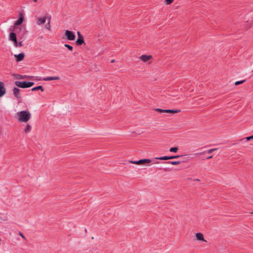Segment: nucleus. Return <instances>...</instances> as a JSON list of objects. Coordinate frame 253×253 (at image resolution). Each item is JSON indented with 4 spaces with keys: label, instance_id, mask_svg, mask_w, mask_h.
<instances>
[{
    "label": "nucleus",
    "instance_id": "nucleus-31",
    "mask_svg": "<svg viewBox=\"0 0 253 253\" xmlns=\"http://www.w3.org/2000/svg\"><path fill=\"white\" fill-rule=\"evenodd\" d=\"M19 235L21 237H22L23 239H25V237L24 236V235H23V234L22 233V232H19Z\"/></svg>",
    "mask_w": 253,
    "mask_h": 253
},
{
    "label": "nucleus",
    "instance_id": "nucleus-33",
    "mask_svg": "<svg viewBox=\"0 0 253 253\" xmlns=\"http://www.w3.org/2000/svg\"><path fill=\"white\" fill-rule=\"evenodd\" d=\"M212 158V156H209L207 158L208 159H211Z\"/></svg>",
    "mask_w": 253,
    "mask_h": 253
},
{
    "label": "nucleus",
    "instance_id": "nucleus-32",
    "mask_svg": "<svg viewBox=\"0 0 253 253\" xmlns=\"http://www.w3.org/2000/svg\"><path fill=\"white\" fill-rule=\"evenodd\" d=\"M14 28H10L9 29V30H10V31H14Z\"/></svg>",
    "mask_w": 253,
    "mask_h": 253
},
{
    "label": "nucleus",
    "instance_id": "nucleus-2",
    "mask_svg": "<svg viewBox=\"0 0 253 253\" xmlns=\"http://www.w3.org/2000/svg\"><path fill=\"white\" fill-rule=\"evenodd\" d=\"M9 40L13 43V45L15 47H22L23 46V40L17 42L16 35L14 32H11L9 35Z\"/></svg>",
    "mask_w": 253,
    "mask_h": 253
},
{
    "label": "nucleus",
    "instance_id": "nucleus-21",
    "mask_svg": "<svg viewBox=\"0 0 253 253\" xmlns=\"http://www.w3.org/2000/svg\"><path fill=\"white\" fill-rule=\"evenodd\" d=\"M168 164H170L172 165H179L181 163L180 161H169L166 162Z\"/></svg>",
    "mask_w": 253,
    "mask_h": 253
},
{
    "label": "nucleus",
    "instance_id": "nucleus-5",
    "mask_svg": "<svg viewBox=\"0 0 253 253\" xmlns=\"http://www.w3.org/2000/svg\"><path fill=\"white\" fill-rule=\"evenodd\" d=\"M77 34L78 36V38L76 41V43L78 45H81L83 43H84V38L80 32H78Z\"/></svg>",
    "mask_w": 253,
    "mask_h": 253
},
{
    "label": "nucleus",
    "instance_id": "nucleus-22",
    "mask_svg": "<svg viewBox=\"0 0 253 253\" xmlns=\"http://www.w3.org/2000/svg\"><path fill=\"white\" fill-rule=\"evenodd\" d=\"M178 150V148L177 147H171L170 148L169 151L171 152L176 153L177 152Z\"/></svg>",
    "mask_w": 253,
    "mask_h": 253
},
{
    "label": "nucleus",
    "instance_id": "nucleus-17",
    "mask_svg": "<svg viewBox=\"0 0 253 253\" xmlns=\"http://www.w3.org/2000/svg\"><path fill=\"white\" fill-rule=\"evenodd\" d=\"M180 110H176V109H168L165 110V113H178L180 112Z\"/></svg>",
    "mask_w": 253,
    "mask_h": 253
},
{
    "label": "nucleus",
    "instance_id": "nucleus-11",
    "mask_svg": "<svg viewBox=\"0 0 253 253\" xmlns=\"http://www.w3.org/2000/svg\"><path fill=\"white\" fill-rule=\"evenodd\" d=\"M152 58L151 55H142L140 57V59L143 62H147Z\"/></svg>",
    "mask_w": 253,
    "mask_h": 253
},
{
    "label": "nucleus",
    "instance_id": "nucleus-35",
    "mask_svg": "<svg viewBox=\"0 0 253 253\" xmlns=\"http://www.w3.org/2000/svg\"><path fill=\"white\" fill-rule=\"evenodd\" d=\"M196 180L197 181H200V180L199 179H197Z\"/></svg>",
    "mask_w": 253,
    "mask_h": 253
},
{
    "label": "nucleus",
    "instance_id": "nucleus-7",
    "mask_svg": "<svg viewBox=\"0 0 253 253\" xmlns=\"http://www.w3.org/2000/svg\"><path fill=\"white\" fill-rule=\"evenodd\" d=\"M140 164H148L151 163V162H154L155 164H159L160 162L158 161L154 162V160H151L149 159H141L140 160Z\"/></svg>",
    "mask_w": 253,
    "mask_h": 253
},
{
    "label": "nucleus",
    "instance_id": "nucleus-14",
    "mask_svg": "<svg viewBox=\"0 0 253 253\" xmlns=\"http://www.w3.org/2000/svg\"><path fill=\"white\" fill-rule=\"evenodd\" d=\"M46 17L39 18L38 19L37 24L39 25L42 24H44L46 22Z\"/></svg>",
    "mask_w": 253,
    "mask_h": 253
},
{
    "label": "nucleus",
    "instance_id": "nucleus-13",
    "mask_svg": "<svg viewBox=\"0 0 253 253\" xmlns=\"http://www.w3.org/2000/svg\"><path fill=\"white\" fill-rule=\"evenodd\" d=\"M60 79V77L58 76L56 77H46L43 79V80L44 81H52V80H58Z\"/></svg>",
    "mask_w": 253,
    "mask_h": 253
},
{
    "label": "nucleus",
    "instance_id": "nucleus-36",
    "mask_svg": "<svg viewBox=\"0 0 253 253\" xmlns=\"http://www.w3.org/2000/svg\"><path fill=\"white\" fill-rule=\"evenodd\" d=\"M114 62V60H112L111 61V62Z\"/></svg>",
    "mask_w": 253,
    "mask_h": 253
},
{
    "label": "nucleus",
    "instance_id": "nucleus-15",
    "mask_svg": "<svg viewBox=\"0 0 253 253\" xmlns=\"http://www.w3.org/2000/svg\"><path fill=\"white\" fill-rule=\"evenodd\" d=\"M23 22V17L22 15L21 14L20 17H19V19L16 21L14 23V26H18L21 24Z\"/></svg>",
    "mask_w": 253,
    "mask_h": 253
},
{
    "label": "nucleus",
    "instance_id": "nucleus-27",
    "mask_svg": "<svg viewBox=\"0 0 253 253\" xmlns=\"http://www.w3.org/2000/svg\"><path fill=\"white\" fill-rule=\"evenodd\" d=\"M156 111L160 113H165V110L162 109L157 108L156 109Z\"/></svg>",
    "mask_w": 253,
    "mask_h": 253
},
{
    "label": "nucleus",
    "instance_id": "nucleus-18",
    "mask_svg": "<svg viewBox=\"0 0 253 253\" xmlns=\"http://www.w3.org/2000/svg\"><path fill=\"white\" fill-rule=\"evenodd\" d=\"M47 18L48 19V22L46 24H45V28L48 30H50L51 25L50 24V23L51 17L49 16L47 17Z\"/></svg>",
    "mask_w": 253,
    "mask_h": 253
},
{
    "label": "nucleus",
    "instance_id": "nucleus-34",
    "mask_svg": "<svg viewBox=\"0 0 253 253\" xmlns=\"http://www.w3.org/2000/svg\"><path fill=\"white\" fill-rule=\"evenodd\" d=\"M37 0H33V1H34V2H37Z\"/></svg>",
    "mask_w": 253,
    "mask_h": 253
},
{
    "label": "nucleus",
    "instance_id": "nucleus-24",
    "mask_svg": "<svg viewBox=\"0 0 253 253\" xmlns=\"http://www.w3.org/2000/svg\"><path fill=\"white\" fill-rule=\"evenodd\" d=\"M173 1L174 0H165V3L166 4L169 5L171 4Z\"/></svg>",
    "mask_w": 253,
    "mask_h": 253
},
{
    "label": "nucleus",
    "instance_id": "nucleus-20",
    "mask_svg": "<svg viewBox=\"0 0 253 253\" xmlns=\"http://www.w3.org/2000/svg\"><path fill=\"white\" fill-rule=\"evenodd\" d=\"M31 130V126L29 125H27L24 127V131L26 133H29Z\"/></svg>",
    "mask_w": 253,
    "mask_h": 253
},
{
    "label": "nucleus",
    "instance_id": "nucleus-28",
    "mask_svg": "<svg viewBox=\"0 0 253 253\" xmlns=\"http://www.w3.org/2000/svg\"><path fill=\"white\" fill-rule=\"evenodd\" d=\"M140 162V161L139 160L136 161H130V163H131L132 164H136V165H141Z\"/></svg>",
    "mask_w": 253,
    "mask_h": 253
},
{
    "label": "nucleus",
    "instance_id": "nucleus-23",
    "mask_svg": "<svg viewBox=\"0 0 253 253\" xmlns=\"http://www.w3.org/2000/svg\"><path fill=\"white\" fill-rule=\"evenodd\" d=\"M64 46L65 47H66L67 48H68L71 51H73V46H72L71 45H69V44H65L64 45Z\"/></svg>",
    "mask_w": 253,
    "mask_h": 253
},
{
    "label": "nucleus",
    "instance_id": "nucleus-6",
    "mask_svg": "<svg viewBox=\"0 0 253 253\" xmlns=\"http://www.w3.org/2000/svg\"><path fill=\"white\" fill-rule=\"evenodd\" d=\"M6 93V89L4 87V84L0 82V97L4 95Z\"/></svg>",
    "mask_w": 253,
    "mask_h": 253
},
{
    "label": "nucleus",
    "instance_id": "nucleus-4",
    "mask_svg": "<svg viewBox=\"0 0 253 253\" xmlns=\"http://www.w3.org/2000/svg\"><path fill=\"white\" fill-rule=\"evenodd\" d=\"M66 39L70 41H74L75 39V35L72 31L66 30L65 33Z\"/></svg>",
    "mask_w": 253,
    "mask_h": 253
},
{
    "label": "nucleus",
    "instance_id": "nucleus-16",
    "mask_svg": "<svg viewBox=\"0 0 253 253\" xmlns=\"http://www.w3.org/2000/svg\"><path fill=\"white\" fill-rule=\"evenodd\" d=\"M154 160H170V156H163L160 157H156Z\"/></svg>",
    "mask_w": 253,
    "mask_h": 253
},
{
    "label": "nucleus",
    "instance_id": "nucleus-8",
    "mask_svg": "<svg viewBox=\"0 0 253 253\" xmlns=\"http://www.w3.org/2000/svg\"><path fill=\"white\" fill-rule=\"evenodd\" d=\"M195 239L198 241H203L207 242V241L204 239V235L201 233H197L195 235Z\"/></svg>",
    "mask_w": 253,
    "mask_h": 253
},
{
    "label": "nucleus",
    "instance_id": "nucleus-37",
    "mask_svg": "<svg viewBox=\"0 0 253 253\" xmlns=\"http://www.w3.org/2000/svg\"><path fill=\"white\" fill-rule=\"evenodd\" d=\"M205 152H203V153H200V154L205 153Z\"/></svg>",
    "mask_w": 253,
    "mask_h": 253
},
{
    "label": "nucleus",
    "instance_id": "nucleus-25",
    "mask_svg": "<svg viewBox=\"0 0 253 253\" xmlns=\"http://www.w3.org/2000/svg\"><path fill=\"white\" fill-rule=\"evenodd\" d=\"M245 82V80H242V81H237L235 83V84L236 85H239L240 84H242L243 83H244V82Z\"/></svg>",
    "mask_w": 253,
    "mask_h": 253
},
{
    "label": "nucleus",
    "instance_id": "nucleus-26",
    "mask_svg": "<svg viewBox=\"0 0 253 253\" xmlns=\"http://www.w3.org/2000/svg\"><path fill=\"white\" fill-rule=\"evenodd\" d=\"M243 139H246L247 141H249L252 139H253V135L252 136H248V137H245L244 138H243L242 140H243Z\"/></svg>",
    "mask_w": 253,
    "mask_h": 253
},
{
    "label": "nucleus",
    "instance_id": "nucleus-19",
    "mask_svg": "<svg viewBox=\"0 0 253 253\" xmlns=\"http://www.w3.org/2000/svg\"><path fill=\"white\" fill-rule=\"evenodd\" d=\"M37 90H41L42 92L44 91L43 87L41 85H39L32 88V91H36Z\"/></svg>",
    "mask_w": 253,
    "mask_h": 253
},
{
    "label": "nucleus",
    "instance_id": "nucleus-12",
    "mask_svg": "<svg viewBox=\"0 0 253 253\" xmlns=\"http://www.w3.org/2000/svg\"><path fill=\"white\" fill-rule=\"evenodd\" d=\"M17 79H24L34 78L33 76H29L27 75H15Z\"/></svg>",
    "mask_w": 253,
    "mask_h": 253
},
{
    "label": "nucleus",
    "instance_id": "nucleus-29",
    "mask_svg": "<svg viewBox=\"0 0 253 253\" xmlns=\"http://www.w3.org/2000/svg\"><path fill=\"white\" fill-rule=\"evenodd\" d=\"M181 156H179V155L172 156H170V160H171V159L178 158Z\"/></svg>",
    "mask_w": 253,
    "mask_h": 253
},
{
    "label": "nucleus",
    "instance_id": "nucleus-9",
    "mask_svg": "<svg viewBox=\"0 0 253 253\" xmlns=\"http://www.w3.org/2000/svg\"><path fill=\"white\" fill-rule=\"evenodd\" d=\"M20 91V90L17 87H14L13 89V94L14 96L17 99H20L21 98Z\"/></svg>",
    "mask_w": 253,
    "mask_h": 253
},
{
    "label": "nucleus",
    "instance_id": "nucleus-38",
    "mask_svg": "<svg viewBox=\"0 0 253 253\" xmlns=\"http://www.w3.org/2000/svg\"><path fill=\"white\" fill-rule=\"evenodd\" d=\"M251 213L253 214V212H251Z\"/></svg>",
    "mask_w": 253,
    "mask_h": 253
},
{
    "label": "nucleus",
    "instance_id": "nucleus-3",
    "mask_svg": "<svg viewBox=\"0 0 253 253\" xmlns=\"http://www.w3.org/2000/svg\"><path fill=\"white\" fill-rule=\"evenodd\" d=\"M15 85L21 88H28L32 86L34 84V82H30L26 81H16L15 82Z\"/></svg>",
    "mask_w": 253,
    "mask_h": 253
},
{
    "label": "nucleus",
    "instance_id": "nucleus-30",
    "mask_svg": "<svg viewBox=\"0 0 253 253\" xmlns=\"http://www.w3.org/2000/svg\"><path fill=\"white\" fill-rule=\"evenodd\" d=\"M216 149H217L216 148L210 149L207 151V153L208 154H210V153H212V152L214 151L215 150H216Z\"/></svg>",
    "mask_w": 253,
    "mask_h": 253
},
{
    "label": "nucleus",
    "instance_id": "nucleus-10",
    "mask_svg": "<svg viewBox=\"0 0 253 253\" xmlns=\"http://www.w3.org/2000/svg\"><path fill=\"white\" fill-rule=\"evenodd\" d=\"M25 54L24 53H20L18 54H15L14 57L16 58L17 62H19L23 60Z\"/></svg>",
    "mask_w": 253,
    "mask_h": 253
},
{
    "label": "nucleus",
    "instance_id": "nucleus-1",
    "mask_svg": "<svg viewBox=\"0 0 253 253\" xmlns=\"http://www.w3.org/2000/svg\"><path fill=\"white\" fill-rule=\"evenodd\" d=\"M18 120L22 122H27L31 117V114L27 111H20L17 113Z\"/></svg>",
    "mask_w": 253,
    "mask_h": 253
}]
</instances>
